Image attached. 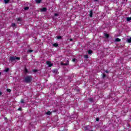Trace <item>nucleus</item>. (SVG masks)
I'll list each match as a JSON object with an SVG mask.
<instances>
[{"instance_id": "nucleus-1", "label": "nucleus", "mask_w": 131, "mask_h": 131, "mask_svg": "<svg viewBox=\"0 0 131 131\" xmlns=\"http://www.w3.org/2000/svg\"><path fill=\"white\" fill-rule=\"evenodd\" d=\"M24 82L26 83H30L32 81V76H27L25 77L24 80Z\"/></svg>"}, {"instance_id": "nucleus-2", "label": "nucleus", "mask_w": 131, "mask_h": 131, "mask_svg": "<svg viewBox=\"0 0 131 131\" xmlns=\"http://www.w3.org/2000/svg\"><path fill=\"white\" fill-rule=\"evenodd\" d=\"M10 61L11 62H14V61H16V60H20V57H18L17 56H11L10 57Z\"/></svg>"}, {"instance_id": "nucleus-3", "label": "nucleus", "mask_w": 131, "mask_h": 131, "mask_svg": "<svg viewBox=\"0 0 131 131\" xmlns=\"http://www.w3.org/2000/svg\"><path fill=\"white\" fill-rule=\"evenodd\" d=\"M46 64L48 65V67H52L54 65L53 63H51V61H47Z\"/></svg>"}, {"instance_id": "nucleus-4", "label": "nucleus", "mask_w": 131, "mask_h": 131, "mask_svg": "<svg viewBox=\"0 0 131 131\" xmlns=\"http://www.w3.org/2000/svg\"><path fill=\"white\" fill-rule=\"evenodd\" d=\"M60 65H62L63 66H68V65H69V60H67L66 63H64V62H61Z\"/></svg>"}, {"instance_id": "nucleus-5", "label": "nucleus", "mask_w": 131, "mask_h": 131, "mask_svg": "<svg viewBox=\"0 0 131 131\" xmlns=\"http://www.w3.org/2000/svg\"><path fill=\"white\" fill-rule=\"evenodd\" d=\"M89 16L91 18H92V17H93V10H91L90 11V14H89Z\"/></svg>"}, {"instance_id": "nucleus-6", "label": "nucleus", "mask_w": 131, "mask_h": 131, "mask_svg": "<svg viewBox=\"0 0 131 131\" xmlns=\"http://www.w3.org/2000/svg\"><path fill=\"white\" fill-rule=\"evenodd\" d=\"M41 12H47V8H43L41 9Z\"/></svg>"}, {"instance_id": "nucleus-7", "label": "nucleus", "mask_w": 131, "mask_h": 131, "mask_svg": "<svg viewBox=\"0 0 131 131\" xmlns=\"http://www.w3.org/2000/svg\"><path fill=\"white\" fill-rule=\"evenodd\" d=\"M101 75H102V78H103V79H104V78H105V77H107L106 74H105L104 73H102Z\"/></svg>"}, {"instance_id": "nucleus-8", "label": "nucleus", "mask_w": 131, "mask_h": 131, "mask_svg": "<svg viewBox=\"0 0 131 131\" xmlns=\"http://www.w3.org/2000/svg\"><path fill=\"white\" fill-rule=\"evenodd\" d=\"M35 2L36 4H40V3H41V0H35Z\"/></svg>"}, {"instance_id": "nucleus-9", "label": "nucleus", "mask_w": 131, "mask_h": 131, "mask_svg": "<svg viewBox=\"0 0 131 131\" xmlns=\"http://www.w3.org/2000/svg\"><path fill=\"white\" fill-rule=\"evenodd\" d=\"M53 46L55 48H57V47H59V45H58V43H56L53 44Z\"/></svg>"}, {"instance_id": "nucleus-10", "label": "nucleus", "mask_w": 131, "mask_h": 131, "mask_svg": "<svg viewBox=\"0 0 131 131\" xmlns=\"http://www.w3.org/2000/svg\"><path fill=\"white\" fill-rule=\"evenodd\" d=\"M120 40H121L120 39H119V38H117L115 39V41L119 42L120 41Z\"/></svg>"}, {"instance_id": "nucleus-11", "label": "nucleus", "mask_w": 131, "mask_h": 131, "mask_svg": "<svg viewBox=\"0 0 131 131\" xmlns=\"http://www.w3.org/2000/svg\"><path fill=\"white\" fill-rule=\"evenodd\" d=\"M5 4H9L10 0H4Z\"/></svg>"}, {"instance_id": "nucleus-12", "label": "nucleus", "mask_w": 131, "mask_h": 131, "mask_svg": "<svg viewBox=\"0 0 131 131\" xmlns=\"http://www.w3.org/2000/svg\"><path fill=\"white\" fill-rule=\"evenodd\" d=\"M88 54L89 55H92V54H93V51L92 50H89L88 51Z\"/></svg>"}, {"instance_id": "nucleus-13", "label": "nucleus", "mask_w": 131, "mask_h": 131, "mask_svg": "<svg viewBox=\"0 0 131 131\" xmlns=\"http://www.w3.org/2000/svg\"><path fill=\"white\" fill-rule=\"evenodd\" d=\"M47 115H51L52 114V112L48 111L46 113Z\"/></svg>"}, {"instance_id": "nucleus-14", "label": "nucleus", "mask_w": 131, "mask_h": 131, "mask_svg": "<svg viewBox=\"0 0 131 131\" xmlns=\"http://www.w3.org/2000/svg\"><path fill=\"white\" fill-rule=\"evenodd\" d=\"M105 37H106V38H109V34H104Z\"/></svg>"}, {"instance_id": "nucleus-15", "label": "nucleus", "mask_w": 131, "mask_h": 131, "mask_svg": "<svg viewBox=\"0 0 131 131\" xmlns=\"http://www.w3.org/2000/svg\"><path fill=\"white\" fill-rule=\"evenodd\" d=\"M57 39H62V36H57Z\"/></svg>"}, {"instance_id": "nucleus-16", "label": "nucleus", "mask_w": 131, "mask_h": 131, "mask_svg": "<svg viewBox=\"0 0 131 131\" xmlns=\"http://www.w3.org/2000/svg\"><path fill=\"white\" fill-rule=\"evenodd\" d=\"M127 41L128 43H130L131 42V37H130L129 39H127Z\"/></svg>"}, {"instance_id": "nucleus-17", "label": "nucleus", "mask_w": 131, "mask_h": 131, "mask_svg": "<svg viewBox=\"0 0 131 131\" xmlns=\"http://www.w3.org/2000/svg\"><path fill=\"white\" fill-rule=\"evenodd\" d=\"M27 10H29V7H26L24 8V10L25 11H27Z\"/></svg>"}, {"instance_id": "nucleus-18", "label": "nucleus", "mask_w": 131, "mask_h": 131, "mask_svg": "<svg viewBox=\"0 0 131 131\" xmlns=\"http://www.w3.org/2000/svg\"><path fill=\"white\" fill-rule=\"evenodd\" d=\"M5 72H9L10 71V69L7 68L5 70Z\"/></svg>"}, {"instance_id": "nucleus-19", "label": "nucleus", "mask_w": 131, "mask_h": 131, "mask_svg": "<svg viewBox=\"0 0 131 131\" xmlns=\"http://www.w3.org/2000/svg\"><path fill=\"white\" fill-rule=\"evenodd\" d=\"M130 20H131V17H127L126 18V20L127 21H130Z\"/></svg>"}, {"instance_id": "nucleus-20", "label": "nucleus", "mask_w": 131, "mask_h": 131, "mask_svg": "<svg viewBox=\"0 0 131 131\" xmlns=\"http://www.w3.org/2000/svg\"><path fill=\"white\" fill-rule=\"evenodd\" d=\"M85 59H89V56L88 55H84Z\"/></svg>"}, {"instance_id": "nucleus-21", "label": "nucleus", "mask_w": 131, "mask_h": 131, "mask_svg": "<svg viewBox=\"0 0 131 131\" xmlns=\"http://www.w3.org/2000/svg\"><path fill=\"white\" fill-rule=\"evenodd\" d=\"M53 72H54V73H57V72H58V70H57V69L54 70Z\"/></svg>"}, {"instance_id": "nucleus-22", "label": "nucleus", "mask_w": 131, "mask_h": 131, "mask_svg": "<svg viewBox=\"0 0 131 131\" xmlns=\"http://www.w3.org/2000/svg\"><path fill=\"white\" fill-rule=\"evenodd\" d=\"M6 91L8 93H11V92H12V90H11V89H7Z\"/></svg>"}, {"instance_id": "nucleus-23", "label": "nucleus", "mask_w": 131, "mask_h": 131, "mask_svg": "<svg viewBox=\"0 0 131 131\" xmlns=\"http://www.w3.org/2000/svg\"><path fill=\"white\" fill-rule=\"evenodd\" d=\"M32 71H33V72H34L35 73L37 72L38 71H37V70L34 69L32 70Z\"/></svg>"}, {"instance_id": "nucleus-24", "label": "nucleus", "mask_w": 131, "mask_h": 131, "mask_svg": "<svg viewBox=\"0 0 131 131\" xmlns=\"http://www.w3.org/2000/svg\"><path fill=\"white\" fill-rule=\"evenodd\" d=\"M12 27H15V26H16V24H15V23H12Z\"/></svg>"}, {"instance_id": "nucleus-25", "label": "nucleus", "mask_w": 131, "mask_h": 131, "mask_svg": "<svg viewBox=\"0 0 131 131\" xmlns=\"http://www.w3.org/2000/svg\"><path fill=\"white\" fill-rule=\"evenodd\" d=\"M25 72L26 73H27L28 72V70H27V69L25 68Z\"/></svg>"}, {"instance_id": "nucleus-26", "label": "nucleus", "mask_w": 131, "mask_h": 131, "mask_svg": "<svg viewBox=\"0 0 131 131\" xmlns=\"http://www.w3.org/2000/svg\"><path fill=\"white\" fill-rule=\"evenodd\" d=\"M20 102L21 103V104H24L25 102H24V100L21 99L20 101Z\"/></svg>"}, {"instance_id": "nucleus-27", "label": "nucleus", "mask_w": 131, "mask_h": 131, "mask_svg": "<svg viewBox=\"0 0 131 131\" xmlns=\"http://www.w3.org/2000/svg\"><path fill=\"white\" fill-rule=\"evenodd\" d=\"M28 52H29V53H32L33 52V50H29Z\"/></svg>"}, {"instance_id": "nucleus-28", "label": "nucleus", "mask_w": 131, "mask_h": 131, "mask_svg": "<svg viewBox=\"0 0 131 131\" xmlns=\"http://www.w3.org/2000/svg\"><path fill=\"white\" fill-rule=\"evenodd\" d=\"M54 16H59V14L58 13H55Z\"/></svg>"}, {"instance_id": "nucleus-29", "label": "nucleus", "mask_w": 131, "mask_h": 131, "mask_svg": "<svg viewBox=\"0 0 131 131\" xmlns=\"http://www.w3.org/2000/svg\"><path fill=\"white\" fill-rule=\"evenodd\" d=\"M73 62H75V61H76V58H74L72 59Z\"/></svg>"}, {"instance_id": "nucleus-30", "label": "nucleus", "mask_w": 131, "mask_h": 131, "mask_svg": "<svg viewBox=\"0 0 131 131\" xmlns=\"http://www.w3.org/2000/svg\"><path fill=\"white\" fill-rule=\"evenodd\" d=\"M84 128H85V130H88V129H89L88 127H85Z\"/></svg>"}, {"instance_id": "nucleus-31", "label": "nucleus", "mask_w": 131, "mask_h": 131, "mask_svg": "<svg viewBox=\"0 0 131 131\" xmlns=\"http://www.w3.org/2000/svg\"><path fill=\"white\" fill-rule=\"evenodd\" d=\"M100 119H99V118H96V121H99Z\"/></svg>"}, {"instance_id": "nucleus-32", "label": "nucleus", "mask_w": 131, "mask_h": 131, "mask_svg": "<svg viewBox=\"0 0 131 131\" xmlns=\"http://www.w3.org/2000/svg\"><path fill=\"white\" fill-rule=\"evenodd\" d=\"M18 21H21V18H18Z\"/></svg>"}, {"instance_id": "nucleus-33", "label": "nucleus", "mask_w": 131, "mask_h": 131, "mask_svg": "<svg viewBox=\"0 0 131 131\" xmlns=\"http://www.w3.org/2000/svg\"><path fill=\"white\" fill-rule=\"evenodd\" d=\"M2 95H3V92L0 91V96H2Z\"/></svg>"}, {"instance_id": "nucleus-34", "label": "nucleus", "mask_w": 131, "mask_h": 131, "mask_svg": "<svg viewBox=\"0 0 131 131\" xmlns=\"http://www.w3.org/2000/svg\"><path fill=\"white\" fill-rule=\"evenodd\" d=\"M18 111H21V107H19V108H18Z\"/></svg>"}, {"instance_id": "nucleus-35", "label": "nucleus", "mask_w": 131, "mask_h": 131, "mask_svg": "<svg viewBox=\"0 0 131 131\" xmlns=\"http://www.w3.org/2000/svg\"><path fill=\"white\" fill-rule=\"evenodd\" d=\"M70 41H72L73 39L72 38L70 39Z\"/></svg>"}, {"instance_id": "nucleus-36", "label": "nucleus", "mask_w": 131, "mask_h": 131, "mask_svg": "<svg viewBox=\"0 0 131 131\" xmlns=\"http://www.w3.org/2000/svg\"><path fill=\"white\" fill-rule=\"evenodd\" d=\"M106 73H109V72L108 71H105Z\"/></svg>"}, {"instance_id": "nucleus-37", "label": "nucleus", "mask_w": 131, "mask_h": 131, "mask_svg": "<svg viewBox=\"0 0 131 131\" xmlns=\"http://www.w3.org/2000/svg\"><path fill=\"white\" fill-rule=\"evenodd\" d=\"M92 101H93V99H90V102H92Z\"/></svg>"}, {"instance_id": "nucleus-38", "label": "nucleus", "mask_w": 131, "mask_h": 131, "mask_svg": "<svg viewBox=\"0 0 131 131\" xmlns=\"http://www.w3.org/2000/svg\"><path fill=\"white\" fill-rule=\"evenodd\" d=\"M99 0H94V2H98Z\"/></svg>"}, {"instance_id": "nucleus-39", "label": "nucleus", "mask_w": 131, "mask_h": 131, "mask_svg": "<svg viewBox=\"0 0 131 131\" xmlns=\"http://www.w3.org/2000/svg\"><path fill=\"white\" fill-rule=\"evenodd\" d=\"M77 92H79V90H77Z\"/></svg>"}, {"instance_id": "nucleus-40", "label": "nucleus", "mask_w": 131, "mask_h": 131, "mask_svg": "<svg viewBox=\"0 0 131 131\" xmlns=\"http://www.w3.org/2000/svg\"><path fill=\"white\" fill-rule=\"evenodd\" d=\"M2 75V73L0 72V75Z\"/></svg>"}]
</instances>
